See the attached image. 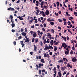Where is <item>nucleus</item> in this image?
<instances>
[{"label": "nucleus", "instance_id": "nucleus-1", "mask_svg": "<svg viewBox=\"0 0 77 77\" xmlns=\"http://www.w3.org/2000/svg\"><path fill=\"white\" fill-rule=\"evenodd\" d=\"M64 46H65L64 47ZM62 47H64V49H66V48L68 47V45H67L65 43H63L62 44Z\"/></svg>", "mask_w": 77, "mask_h": 77}, {"label": "nucleus", "instance_id": "nucleus-2", "mask_svg": "<svg viewBox=\"0 0 77 77\" xmlns=\"http://www.w3.org/2000/svg\"><path fill=\"white\" fill-rule=\"evenodd\" d=\"M72 60L73 62H75L77 61V59L75 58V57H74L72 59Z\"/></svg>", "mask_w": 77, "mask_h": 77}, {"label": "nucleus", "instance_id": "nucleus-3", "mask_svg": "<svg viewBox=\"0 0 77 77\" xmlns=\"http://www.w3.org/2000/svg\"><path fill=\"white\" fill-rule=\"evenodd\" d=\"M47 57L48 58L50 57V55L48 54H47V53H45L44 54V57Z\"/></svg>", "mask_w": 77, "mask_h": 77}, {"label": "nucleus", "instance_id": "nucleus-4", "mask_svg": "<svg viewBox=\"0 0 77 77\" xmlns=\"http://www.w3.org/2000/svg\"><path fill=\"white\" fill-rule=\"evenodd\" d=\"M30 19H31L32 20L31 21H32V22H33V21L34 20V19H33V18L32 17H30V16H28V18H27V20H29Z\"/></svg>", "mask_w": 77, "mask_h": 77}, {"label": "nucleus", "instance_id": "nucleus-5", "mask_svg": "<svg viewBox=\"0 0 77 77\" xmlns=\"http://www.w3.org/2000/svg\"><path fill=\"white\" fill-rule=\"evenodd\" d=\"M36 59L37 60H38V59H42L41 56L40 55L36 56Z\"/></svg>", "mask_w": 77, "mask_h": 77}, {"label": "nucleus", "instance_id": "nucleus-6", "mask_svg": "<svg viewBox=\"0 0 77 77\" xmlns=\"http://www.w3.org/2000/svg\"><path fill=\"white\" fill-rule=\"evenodd\" d=\"M45 13L46 15H49V14H50V12L48 10H47L46 11Z\"/></svg>", "mask_w": 77, "mask_h": 77}, {"label": "nucleus", "instance_id": "nucleus-7", "mask_svg": "<svg viewBox=\"0 0 77 77\" xmlns=\"http://www.w3.org/2000/svg\"><path fill=\"white\" fill-rule=\"evenodd\" d=\"M29 41H30V38H26V40H25V42H29Z\"/></svg>", "mask_w": 77, "mask_h": 77}, {"label": "nucleus", "instance_id": "nucleus-8", "mask_svg": "<svg viewBox=\"0 0 77 77\" xmlns=\"http://www.w3.org/2000/svg\"><path fill=\"white\" fill-rule=\"evenodd\" d=\"M61 38H63V40H65V41H66V37H63V36L62 35Z\"/></svg>", "mask_w": 77, "mask_h": 77}, {"label": "nucleus", "instance_id": "nucleus-9", "mask_svg": "<svg viewBox=\"0 0 77 77\" xmlns=\"http://www.w3.org/2000/svg\"><path fill=\"white\" fill-rule=\"evenodd\" d=\"M63 61H64V62H68V59H67L66 58L63 57Z\"/></svg>", "mask_w": 77, "mask_h": 77}, {"label": "nucleus", "instance_id": "nucleus-10", "mask_svg": "<svg viewBox=\"0 0 77 77\" xmlns=\"http://www.w3.org/2000/svg\"><path fill=\"white\" fill-rule=\"evenodd\" d=\"M17 18H19V19L20 20H23V18L22 17H20V16H19V17H17Z\"/></svg>", "mask_w": 77, "mask_h": 77}, {"label": "nucleus", "instance_id": "nucleus-11", "mask_svg": "<svg viewBox=\"0 0 77 77\" xmlns=\"http://www.w3.org/2000/svg\"><path fill=\"white\" fill-rule=\"evenodd\" d=\"M65 53L66 55V54H69V50H68V51H65Z\"/></svg>", "mask_w": 77, "mask_h": 77}, {"label": "nucleus", "instance_id": "nucleus-12", "mask_svg": "<svg viewBox=\"0 0 77 77\" xmlns=\"http://www.w3.org/2000/svg\"><path fill=\"white\" fill-rule=\"evenodd\" d=\"M49 50V47L45 46V48H44V50Z\"/></svg>", "mask_w": 77, "mask_h": 77}, {"label": "nucleus", "instance_id": "nucleus-13", "mask_svg": "<svg viewBox=\"0 0 77 77\" xmlns=\"http://www.w3.org/2000/svg\"><path fill=\"white\" fill-rule=\"evenodd\" d=\"M40 60H41V62H42V63H45V61H44V59H42Z\"/></svg>", "mask_w": 77, "mask_h": 77}, {"label": "nucleus", "instance_id": "nucleus-14", "mask_svg": "<svg viewBox=\"0 0 77 77\" xmlns=\"http://www.w3.org/2000/svg\"><path fill=\"white\" fill-rule=\"evenodd\" d=\"M22 35H23V36H26V35H27V34H26V33H24V32H23L22 33Z\"/></svg>", "mask_w": 77, "mask_h": 77}, {"label": "nucleus", "instance_id": "nucleus-15", "mask_svg": "<svg viewBox=\"0 0 77 77\" xmlns=\"http://www.w3.org/2000/svg\"><path fill=\"white\" fill-rule=\"evenodd\" d=\"M37 36V35H36V32H34L33 34V37L34 38H35L36 36Z\"/></svg>", "mask_w": 77, "mask_h": 77}, {"label": "nucleus", "instance_id": "nucleus-16", "mask_svg": "<svg viewBox=\"0 0 77 77\" xmlns=\"http://www.w3.org/2000/svg\"><path fill=\"white\" fill-rule=\"evenodd\" d=\"M69 19L70 21H72V20L74 19L72 17H69ZM72 19V20H71Z\"/></svg>", "mask_w": 77, "mask_h": 77}, {"label": "nucleus", "instance_id": "nucleus-17", "mask_svg": "<svg viewBox=\"0 0 77 77\" xmlns=\"http://www.w3.org/2000/svg\"><path fill=\"white\" fill-rule=\"evenodd\" d=\"M33 46L34 48V51H36V49H37V47L36 46V45H34Z\"/></svg>", "mask_w": 77, "mask_h": 77}, {"label": "nucleus", "instance_id": "nucleus-18", "mask_svg": "<svg viewBox=\"0 0 77 77\" xmlns=\"http://www.w3.org/2000/svg\"><path fill=\"white\" fill-rule=\"evenodd\" d=\"M38 38H36L35 40V43H37V42H38Z\"/></svg>", "mask_w": 77, "mask_h": 77}, {"label": "nucleus", "instance_id": "nucleus-19", "mask_svg": "<svg viewBox=\"0 0 77 77\" xmlns=\"http://www.w3.org/2000/svg\"><path fill=\"white\" fill-rule=\"evenodd\" d=\"M54 51H56L57 50V47H56V46H54Z\"/></svg>", "mask_w": 77, "mask_h": 77}, {"label": "nucleus", "instance_id": "nucleus-20", "mask_svg": "<svg viewBox=\"0 0 77 77\" xmlns=\"http://www.w3.org/2000/svg\"><path fill=\"white\" fill-rule=\"evenodd\" d=\"M50 24H51V25H52L53 26V25L54 24V22H50Z\"/></svg>", "mask_w": 77, "mask_h": 77}, {"label": "nucleus", "instance_id": "nucleus-21", "mask_svg": "<svg viewBox=\"0 0 77 77\" xmlns=\"http://www.w3.org/2000/svg\"><path fill=\"white\" fill-rule=\"evenodd\" d=\"M39 66H41H41H44V65L43 64V63H39L38 64Z\"/></svg>", "mask_w": 77, "mask_h": 77}, {"label": "nucleus", "instance_id": "nucleus-22", "mask_svg": "<svg viewBox=\"0 0 77 77\" xmlns=\"http://www.w3.org/2000/svg\"><path fill=\"white\" fill-rule=\"evenodd\" d=\"M56 4H57V7H59V5H60L59 4V2H56Z\"/></svg>", "mask_w": 77, "mask_h": 77}, {"label": "nucleus", "instance_id": "nucleus-23", "mask_svg": "<svg viewBox=\"0 0 77 77\" xmlns=\"http://www.w3.org/2000/svg\"><path fill=\"white\" fill-rule=\"evenodd\" d=\"M58 63H63V60H60L58 61Z\"/></svg>", "mask_w": 77, "mask_h": 77}, {"label": "nucleus", "instance_id": "nucleus-24", "mask_svg": "<svg viewBox=\"0 0 77 77\" xmlns=\"http://www.w3.org/2000/svg\"><path fill=\"white\" fill-rule=\"evenodd\" d=\"M11 26L12 28L14 27H15V24L14 23H12L11 24Z\"/></svg>", "mask_w": 77, "mask_h": 77}, {"label": "nucleus", "instance_id": "nucleus-25", "mask_svg": "<svg viewBox=\"0 0 77 77\" xmlns=\"http://www.w3.org/2000/svg\"><path fill=\"white\" fill-rule=\"evenodd\" d=\"M67 30H68V32L70 33H71V35H72V32H71V31L69 30V29H68Z\"/></svg>", "mask_w": 77, "mask_h": 77}, {"label": "nucleus", "instance_id": "nucleus-26", "mask_svg": "<svg viewBox=\"0 0 77 77\" xmlns=\"http://www.w3.org/2000/svg\"><path fill=\"white\" fill-rule=\"evenodd\" d=\"M72 50H75V48H74V45H73V47H72Z\"/></svg>", "mask_w": 77, "mask_h": 77}, {"label": "nucleus", "instance_id": "nucleus-27", "mask_svg": "<svg viewBox=\"0 0 77 77\" xmlns=\"http://www.w3.org/2000/svg\"><path fill=\"white\" fill-rule=\"evenodd\" d=\"M61 71H65V69L63 67H61Z\"/></svg>", "mask_w": 77, "mask_h": 77}, {"label": "nucleus", "instance_id": "nucleus-28", "mask_svg": "<svg viewBox=\"0 0 77 77\" xmlns=\"http://www.w3.org/2000/svg\"><path fill=\"white\" fill-rule=\"evenodd\" d=\"M39 44L40 45H41V46H42V45H43V43H42V42L41 41H40V42Z\"/></svg>", "mask_w": 77, "mask_h": 77}, {"label": "nucleus", "instance_id": "nucleus-29", "mask_svg": "<svg viewBox=\"0 0 77 77\" xmlns=\"http://www.w3.org/2000/svg\"><path fill=\"white\" fill-rule=\"evenodd\" d=\"M70 54L71 55H72L73 54V51L72 50L70 52Z\"/></svg>", "mask_w": 77, "mask_h": 77}, {"label": "nucleus", "instance_id": "nucleus-30", "mask_svg": "<svg viewBox=\"0 0 77 77\" xmlns=\"http://www.w3.org/2000/svg\"><path fill=\"white\" fill-rule=\"evenodd\" d=\"M58 74L59 75V76H60L62 75V73L60 72H58Z\"/></svg>", "mask_w": 77, "mask_h": 77}, {"label": "nucleus", "instance_id": "nucleus-31", "mask_svg": "<svg viewBox=\"0 0 77 77\" xmlns=\"http://www.w3.org/2000/svg\"><path fill=\"white\" fill-rule=\"evenodd\" d=\"M44 5V1L42 2L41 4H40V5L41 6H43V5Z\"/></svg>", "mask_w": 77, "mask_h": 77}, {"label": "nucleus", "instance_id": "nucleus-32", "mask_svg": "<svg viewBox=\"0 0 77 77\" xmlns=\"http://www.w3.org/2000/svg\"><path fill=\"white\" fill-rule=\"evenodd\" d=\"M49 49H50L51 48L52 49H53V47L51 46H50L49 47Z\"/></svg>", "mask_w": 77, "mask_h": 77}, {"label": "nucleus", "instance_id": "nucleus-33", "mask_svg": "<svg viewBox=\"0 0 77 77\" xmlns=\"http://www.w3.org/2000/svg\"><path fill=\"white\" fill-rule=\"evenodd\" d=\"M31 29H34L35 28V26L34 25H33L32 26H31L30 27Z\"/></svg>", "mask_w": 77, "mask_h": 77}, {"label": "nucleus", "instance_id": "nucleus-34", "mask_svg": "<svg viewBox=\"0 0 77 77\" xmlns=\"http://www.w3.org/2000/svg\"><path fill=\"white\" fill-rule=\"evenodd\" d=\"M44 40V42H43L44 44H45V43H46V39H45Z\"/></svg>", "mask_w": 77, "mask_h": 77}, {"label": "nucleus", "instance_id": "nucleus-35", "mask_svg": "<svg viewBox=\"0 0 77 77\" xmlns=\"http://www.w3.org/2000/svg\"><path fill=\"white\" fill-rule=\"evenodd\" d=\"M57 44H58V42H57L54 43V45H57Z\"/></svg>", "mask_w": 77, "mask_h": 77}, {"label": "nucleus", "instance_id": "nucleus-36", "mask_svg": "<svg viewBox=\"0 0 77 77\" xmlns=\"http://www.w3.org/2000/svg\"><path fill=\"white\" fill-rule=\"evenodd\" d=\"M51 32L52 33H54V30L53 29H52L51 30Z\"/></svg>", "mask_w": 77, "mask_h": 77}, {"label": "nucleus", "instance_id": "nucleus-37", "mask_svg": "<svg viewBox=\"0 0 77 77\" xmlns=\"http://www.w3.org/2000/svg\"><path fill=\"white\" fill-rule=\"evenodd\" d=\"M30 33L31 35L33 34V33H35L34 32H33V31H31L30 32Z\"/></svg>", "mask_w": 77, "mask_h": 77}, {"label": "nucleus", "instance_id": "nucleus-38", "mask_svg": "<svg viewBox=\"0 0 77 77\" xmlns=\"http://www.w3.org/2000/svg\"><path fill=\"white\" fill-rule=\"evenodd\" d=\"M42 30H43V32H45V29L43 27L42 28Z\"/></svg>", "mask_w": 77, "mask_h": 77}, {"label": "nucleus", "instance_id": "nucleus-39", "mask_svg": "<svg viewBox=\"0 0 77 77\" xmlns=\"http://www.w3.org/2000/svg\"><path fill=\"white\" fill-rule=\"evenodd\" d=\"M20 43H21V45H23L24 44V42H23V41H21Z\"/></svg>", "mask_w": 77, "mask_h": 77}, {"label": "nucleus", "instance_id": "nucleus-40", "mask_svg": "<svg viewBox=\"0 0 77 77\" xmlns=\"http://www.w3.org/2000/svg\"><path fill=\"white\" fill-rule=\"evenodd\" d=\"M37 12L38 13H39V12H40V10L39 9H37L36 10Z\"/></svg>", "mask_w": 77, "mask_h": 77}, {"label": "nucleus", "instance_id": "nucleus-41", "mask_svg": "<svg viewBox=\"0 0 77 77\" xmlns=\"http://www.w3.org/2000/svg\"><path fill=\"white\" fill-rule=\"evenodd\" d=\"M36 67H37V66H38V68L39 69V68H41V66H38V65H36Z\"/></svg>", "mask_w": 77, "mask_h": 77}, {"label": "nucleus", "instance_id": "nucleus-42", "mask_svg": "<svg viewBox=\"0 0 77 77\" xmlns=\"http://www.w3.org/2000/svg\"><path fill=\"white\" fill-rule=\"evenodd\" d=\"M35 41V38H33L32 39V42H34V41Z\"/></svg>", "mask_w": 77, "mask_h": 77}, {"label": "nucleus", "instance_id": "nucleus-43", "mask_svg": "<svg viewBox=\"0 0 77 77\" xmlns=\"http://www.w3.org/2000/svg\"><path fill=\"white\" fill-rule=\"evenodd\" d=\"M58 21L59 22H62V21H63V20H61L60 19H59Z\"/></svg>", "mask_w": 77, "mask_h": 77}, {"label": "nucleus", "instance_id": "nucleus-44", "mask_svg": "<svg viewBox=\"0 0 77 77\" xmlns=\"http://www.w3.org/2000/svg\"><path fill=\"white\" fill-rule=\"evenodd\" d=\"M71 65H70V64L69 63H68L67 65V67H69V66H70Z\"/></svg>", "mask_w": 77, "mask_h": 77}, {"label": "nucleus", "instance_id": "nucleus-45", "mask_svg": "<svg viewBox=\"0 0 77 77\" xmlns=\"http://www.w3.org/2000/svg\"><path fill=\"white\" fill-rule=\"evenodd\" d=\"M32 23V20H29V24H31Z\"/></svg>", "mask_w": 77, "mask_h": 77}, {"label": "nucleus", "instance_id": "nucleus-46", "mask_svg": "<svg viewBox=\"0 0 77 77\" xmlns=\"http://www.w3.org/2000/svg\"><path fill=\"white\" fill-rule=\"evenodd\" d=\"M45 35H44L43 37H42V39H43V41H44V39H45Z\"/></svg>", "mask_w": 77, "mask_h": 77}, {"label": "nucleus", "instance_id": "nucleus-47", "mask_svg": "<svg viewBox=\"0 0 77 77\" xmlns=\"http://www.w3.org/2000/svg\"><path fill=\"white\" fill-rule=\"evenodd\" d=\"M11 32H13V33H14V32H15V30L14 29H12L11 30Z\"/></svg>", "mask_w": 77, "mask_h": 77}, {"label": "nucleus", "instance_id": "nucleus-48", "mask_svg": "<svg viewBox=\"0 0 77 77\" xmlns=\"http://www.w3.org/2000/svg\"><path fill=\"white\" fill-rule=\"evenodd\" d=\"M11 11H14V8H11Z\"/></svg>", "mask_w": 77, "mask_h": 77}, {"label": "nucleus", "instance_id": "nucleus-49", "mask_svg": "<svg viewBox=\"0 0 77 77\" xmlns=\"http://www.w3.org/2000/svg\"><path fill=\"white\" fill-rule=\"evenodd\" d=\"M16 36H19V35L18 34V33L17 32H16Z\"/></svg>", "mask_w": 77, "mask_h": 77}, {"label": "nucleus", "instance_id": "nucleus-50", "mask_svg": "<svg viewBox=\"0 0 77 77\" xmlns=\"http://www.w3.org/2000/svg\"><path fill=\"white\" fill-rule=\"evenodd\" d=\"M43 26L44 27H46V26H47V24H46V23H44L43 24Z\"/></svg>", "mask_w": 77, "mask_h": 77}, {"label": "nucleus", "instance_id": "nucleus-51", "mask_svg": "<svg viewBox=\"0 0 77 77\" xmlns=\"http://www.w3.org/2000/svg\"><path fill=\"white\" fill-rule=\"evenodd\" d=\"M64 74H66V72H64V73L63 74V75H64Z\"/></svg>", "mask_w": 77, "mask_h": 77}, {"label": "nucleus", "instance_id": "nucleus-52", "mask_svg": "<svg viewBox=\"0 0 77 77\" xmlns=\"http://www.w3.org/2000/svg\"><path fill=\"white\" fill-rule=\"evenodd\" d=\"M42 71L43 72H45V69H42Z\"/></svg>", "mask_w": 77, "mask_h": 77}, {"label": "nucleus", "instance_id": "nucleus-53", "mask_svg": "<svg viewBox=\"0 0 77 77\" xmlns=\"http://www.w3.org/2000/svg\"><path fill=\"white\" fill-rule=\"evenodd\" d=\"M10 17H9V19H10V18H14V17H13V16H12V15H10Z\"/></svg>", "mask_w": 77, "mask_h": 77}, {"label": "nucleus", "instance_id": "nucleus-54", "mask_svg": "<svg viewBox=\"0 0 77 77\" xmlns=\"http://www.w3.org/2000/svg\"><path fill=\"white\" fill-rule=\"evenodd\" d=\"M53 5H54V7H56V3H53Z\"/></svg>", "mask_w": 77, "mask_h": 77}, {"label": "nucleus", "instance_id": "nucleus-55", "mask_svg": "<svg viewBox=\"0 0 77 77\" xmlns=\"http://www.w3.org/2000/svg\"><path fill=\"white\" fill-rule=\"evenodd\" d=\"M13 44H14V45H16V42H13Z\"/></svg>", "mask_w": 77, "mask_h": 77}, {"label": "nucleus", "instance_id": "nucleus-56", "mask_svg": "<svg viewBox=\"0 0 77 77\" xmlns=\"http://www.w3.org/2000/svg\"><path fill=\"white\" fill-rule=\"evenodd\" d=\"M44 7L45 9H47V8H48V6H45V5H44Z\"/></svg>", "mask_w": 77, "mask_h": 77}, {"label": "nucleus", "instance_id": "nucleus-57", "mask_svg": "<svg viewBox=\"0 0 77 77\" xmlns=\"http://www.w3.org/2000/svg\"><path fill=\"white\" fill-rule=\"evenodd\" d=\"M38 21H39L40 22H41V19H40V18H39L38 19Z\"/></svg>", "mask_w": 77, "mask_h": 77}, {"label": "nucleus", "instance_id": "nucleus-58", "mask_svg": "<svg viewBox=\"0 0 77 77\" xmlns=\"http://www.w3.org/2000/svg\"><path fill=\"white\" fill-rule=\"evenodd\" d=\"M48 36H50L51 37V35L50 33H48Z\"/></svg>", "mask_w": 77, "mask_h": 77}, {"label": "nucleus", "instance_id": "nucleus-59", "mask_svg": "<svg viewBox=\"0 0 77 77\" xmlns=\"http://www.w3.org/2000/svg\"><path fill=\"white\" fill-rule=\"evenodd\" d=\"M63 21H64V22H66V21H66V19H65V18H63Z\"/></svg>", "mask_w": 77, "mask_h": 77}, {"label": "nucleus", "instance_id": "nucleus-60", "mask_svg": "<svg viewBox=\"0 0 77 77\" xmlns=\"http://www.w3.org/2000/svg\"><path fill=\"white\" fill-rule=\"evenodd\" d=\"M42 15H43L44 14V12H43V11H42Z\"/></svg>", "mask_w": 77, "mask_h": 77}, {"label": "nucleus", "instance_id": "nucleus-61", "mask_svg": "<svg viewBox=\"0 0 77 77\" xmlns=\"http://www.w3.org/2000/svg\"><path fill=\"white\" fill-rule=\"evenodd\" d=\"M56 67H54L53 69V71H56Z\"/></svg>", "mask_w": 77, "mask_h": 77}, {"label": "nucleus", "instance_id": "nucleus-62", "mask_svg": "<svg viewBox=\"0 0 77 77\" xmlns=\"http://www.w3.org/2000/svg\"><path fill=\"white\" fill-rule=\"evenodd\" d=\"M23 30H24V29H23V28H21V30H20V31L21 32H23Z\"/></svg>", "mask_w": 77, "mask_h": 77}, {"label": "nucleus", "instance_id": "nucleus-63", "mask_svg": "<svg viewBox=\"0 0 77 77\" xmlns=\"http://www.w3.org/2000/svg\"><path fill=\"white\" fill-rule=\"evenodd\" d=\"M57 66V69H59V68H60V66H59V65H58Z\"/></svg>", "mask_w": 77, "mask_h": 77}, {"label": "nucleus", "instance_id": "nucleus-64", "mask_svg": "<svg viewBox=\"0 0 77 77\" xmlns=\"http://www.w3.org/2000/svg\"><path fill=\"white\" fill-rule=\"evenodd\" d=\"M29 54H31V55H33V52H30L29 53Z\"/></svg>", "mask_w": 77, "mask_h": 77}]
</instances>
